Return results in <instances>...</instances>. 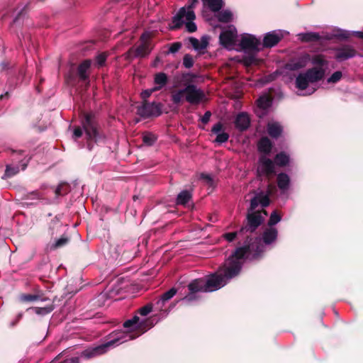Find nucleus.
Returning <instances> with one entry per match:
<instances>
[{"label": "nucleus", "mask_w": 363, "mask_h": 363, "mask_svg": "<svg viewBox=\"0 0 363 363\" xmlns=\"http://www.w3.org/2000/svg\"><path fill=\"white\" fill-rule=\"evenodd\" d=\"M155 323L150 319H140L138 315L123 323L124 330L114 333L106 342L94 347L88 348L81 353V357L91 359L106 353L110 348L118 346L129 340H134L152 328Z\"/></svg>", "instance_id": "nucleus-1"}, {"label": "nucleus", "mask_w": 363, "mask_h": 363, "mask_svg": "<svg viewBox=\"0 0 363 363\" xmlns=\"http://www.w3.org/2000/svg\"><path fill=\"white\" fill-rule=\"evenodd\" d=\"M278 231L275 228H266L261 237H250L237 247L234 252L240 258L244 264L246 260H254L260 258L264 252L272 248V245L277 239Z\"/></svg>", "instance_id": "nucleus-2"}, {"label": "nucleus", "mask_w": 363, "mask_h": 363, "mask_svg": "<svg viewBox=\"0 0 363 363\" xmlns=\"http://www.w3.org/2000/svg\"><path fill=\"white\" fill-rule=\"evenodd\" d=\"M242 265L240 258L233 252L217 272L211 274L205 279H197V280L202 282L203 292L216 291L238 276Z\"/></svg>", "instance_id": "nucleus-3"}, {"label": "nucleus", "mask_w": 363, "mask_h": 363, "mask_svg": "<svg viewBox=\"0 0 363 363\" xmlns=\"http://www.w3.org/2000/svg\"><path fill=\"white\" fill-rule=\"evenodd\" d=\"M324 78L321 68H309L299 73L296 77L295 85L298 95L310 96L318 89L317 83Z\"/></svg>", "instance_id": "nucleus-4"}, {"label": "nucleus", "mask_w": 363, "mask_h": 363, "mask_svg": "<svg viewBox=\"0 0 363 363\" xmlns=\"http://www.w3.org/2000/svg\"><path fill=\"white\" fill-rule=\"evenodd\" d=\"M198 2L199 0H189L186 6L179 9L172 18L174 28H179L184 24L189 33H194L196 30L197 26L194 22L196 18L194 9Z\"/></svg>", "instance_id": "nucleus-5"}, {"label": "nucleus", "mask_w": 363, "mask_h": 363, "mask_svg": "<svg viewBox=\"0 0 363 363\" xmlns=\"http://www.w3.org/2000/svg\"><path fill=\"white\" fill-rule=\"evenodd\" d=\"M265 216H267L265 211H256V209L250 211V208L247 214V221L239 230V234H245L246 240H247V235L253 237V233L264 222Z\"/></svg>", "instance_id": "nucleus-6"}, {"label": "nucleus", "mask_w": 363, "mask_h": 363, "mask_svg": "<svg viewBox=\"0 0 363 363\" xmlns=\"http://www.w3.org/2000/svg\"><path fill=\"white\" fill-rule=\"evenodd\" d=\"M150 33L145 32L140 36L141 43L136 48H131L125 53V58L128 60H131L136 57H144L147 56L151 50L152 46L150 40Z\"/></svg>", "instance_id": "nucleus-7"}, {"label": "nucleus", "mask_w": 363, "mask_h": 363, "mask_svg": "<svg viewBox=\"0 0 363 363\" xmlns=\"http://www.w3.org/2000/svg\"><path fill=\"white\" fill-rule=\"evenodd\" d=\"M237 29L233 26H228L222 30L219 36L220 45L226 49L231 50L234 49L237 38Z\"/></svg>", "instance_id": "nucleus-8"}, {"label": "nucleus", "mask_w": 363, "mask_h": 363, "mask_svg": "<svg viewBox=\"0 0 363 363\" xmlns=\"http://www.w3.org/2000/svg\"><path fill=\"white\" fill-rule=\"evenodd\" d=\"M161 113V104L159 103L144 101L137 107V114L143 118L158 116Z\"/></svg>", "instance_id": "nucleus-9"}, {"label": "nucleus", "mask_w": 363, "mask_h": 363, "mask_svg": "<svg viewBox=\"0 0 363 363\" xmlns=\"http://www.w3.org/2000/svg\"><path fill=\"white\" fill-rule=\"evenodd\" d=\"M334 51L335 58L337 62L346 61L356 56L363 57V55L358 54L353 46L347 44L335 48Z\"/></svg>", "instance_id": "nucleus-10"}, {"label": "nucleus", "mask_w": 363, "mask_h": 363, "mask_svg": "<svg viewBox=\"0 0 363 363\" xmlns=\"http://www.w3.org/2000/svg\"><path fill=\"white\" fill-rule=\"evenodd\" d=\"M288 34V31L280 29L269 31L264 35L262 47L266 48H273L276 46L286 35Z\"/></svg>", "instance_id": "nucleus-11"}, {"label": "nucleus", "mask_w": 363, "mask_h": 363, "mask_svg": "<svg viewBox=\"0 0 363 363\" xmlns=\"http://www.w3.org/2000/svg\"><path fill=\"white\" fill-rule=\"evenodd\" d=\"M83 130L85 132L86 138L89 141L97 142L99 135L94 118L90 114H86L82 123Z\"/></svg>", "instance_id": "nucleus-12"}, {"label": "nucleus", "mask_w": 363, "mask_h": 363, "mask_svg": "<svg viewBox=\"0 0 363 363\" xmlns=\"http://www.w3.org/2000/svg\"><path fill=\"white\" fill-rule=\"evenodd\" d=\"M240 45L245 51L259 52L262 49L260 39L252 34L242 35Z\"/></svg>", "instance_id": "nucleus-13"}, {"label": "nucleus", "mask_w": 363, "mask_h": 363, "mask_svg": "<svg viewBox=\"0 0 363 363\" xmlns=\"http://www.w3.org/2000/svg\"><path fill=\"white\" fill-rule=\"evenodd\" d=\"M202 282L197 279L191 281L188 285L189 293L182 299V301L186 304H191L200 299L199 292H203L202 289Z\"/></svg>", "instance_id": "nucleus-14"}, {"label": "nucleus", "mask_w": 363, "mask_h": 363, "mask_svg": "<svg viewBox=\"0 0 363 363\" xmlns=\"http://www.w3.org/2000/svg\"><path fill=\"white\" fill-rule=\"evenodd\" d=\"M185 99L191 104H199L205 95L203 91L198 89L194 84H189L184 88Z\"/></svg>", "instance_id": "nucleus-15"}, {"label": "nucleus", "mask_w": 363, "mask_h": 363, "mask_svg": "<svg viewBox=\"0 0 363 363\" xmlns=\"http://www.w3.org/2000/svg\"><path fill=\"white\" fill-rule=\"evenodd\" d=\"M259 176H269L275 172V164L271 159L262 155L259 158L257 169Z\"/></svg>", "instance_id": "nucleus-16"}, {"label": "nucleus", "mask_w": 363, "mask_h": 363, "mask_svg": "<svg viewBox=\"0 0 363 363\" xmlns=\"http://www.w3.org/2000/svg\"><path fill=\"white\" fill-rule=\"evenodd\" d=\"M177 294V289L172 288L169 291L164 293L155 304V308L159 311H164V315H167L170 309L164 308L165 303L169 301Z\"/></svg>", "instance_id": "nucleus-17"}, {"label": "nucleus", "mask_w": 363, "mask_h": 363, "mask_svg": "<svg viewBox=\"0 0 363 363\" xmlns=\"http://www.w3.org/2000/svg\"><path fill=\"white\" fill-rule=\"evenodd\" d=\"M212 133L216 135L214 140L216 143L223 144L227 142L229 139L228 133L223 131V125L220 122L216 123L211 130Z\"/></svg>", "instance_id": "nucleus-18"}, {"label": "nucleus", "mask_w": 363, "mask_h": 363, "mask_svg": "<svg viewBox=\"0 0 363 363\" xmlns=\"http://www.w3.org/2000/svg\"><path fill=\"white\" fill-rule=\"evenodd\" d=\"M269 204V199L267 195L262 193L256 194L250 201V211H254L259 205L263 208Z\"/></svg>", "instance_id": "nucleus-19"}, {"label": "nucleus", "mask_w": 363, "mask_h": 363, "mask_svg": "<svg viewBox=\"0 0 363 363\" xmlns=\"http://www.w3.org/2000/svg\"><path fill=\"white\" fill-rule=\"evenodd\" d=\"M310 62L313 65L312 68H321L325 75L326 70L329 65V62L323 55H315L311 57Z\"/></svg>", "instance_id": "nucleus-20"}, {"label": "nucleus", "mask_w": 363, "mask_h": 363, "mask_svg": "<svg viewBox=\"0 0 363 363\" xmlns=\"http://www.w3.org/2000/svg\"><path fill=\"white\" fill-rule=\"evenodd\" d=\"M250 124V120L248 115L245 113H240L237 115L235 120V128L240 131L247 130Z\"/></svg>", "instance_id": "nucleus-21"}, {"label": "nucleus", "mask_w": 363, "mask_h": 363, "mask_svg": "<svg viewBox=\"0 0 363 363\" xmlns=\"http://www.w3.org/2000/svg\"><path fill=\"white\" fill-rule=\"evenodd\" d=\"M311 56L308 54L301 55L298 58L291 61L289 65V67L292 70H296L305 67L310 62Z\"/></svg>", "instance_id": "nucleus-22"}, {"label": "nucleus", "mask_w": 363, "mask_h": 363, "mask_svg": "<svg viewBox=\"0 0 363 363\" xmlns=\"http://www.w3.org/2000/svg\"><path fill=\"white\" fill-rule=\"evenodd\" d=\"M208 39L207 36H203L201 40L191 37L189 38V41L195 50L201 51L207 48L208 44Z\"/></svg>", "instance_id": "nucleus-23"}, {"label": "nucleus", "mask_w": 363, "mask_h": 363, "mask_svg": "<svg viewBox=\"0 0 363 363\" xmlns=\"http://www.w3.org/2000/svg\"><path fill=\"white\" fill-rule=\"evenodd\" d=\"M91 65V60H85L78 67L77 73L79 79L82 81H86L89 79L87 72L89 69Z\"/></svg>", "instance_id": "nucleus-24"}, {"label": "nucleus", "mask_w": 363, "mask_h": 363, "mask_svg": "<svg viewBox=\"0 0 363 363\" xmlns=\"http://www.w3.org/2000/svg\"><path fill=\"white\" fill-rule=\"evenodd\" d=\"M277 186L282 192H285L289 189L290 178L287 174L279 173L277 175Z\"/></svg>", "instance_id": "nucleus-25"}, {"label": "nucleus", "mask_w": 363, "mask_h": 363, "mask_svg": "<svg viewBox=\"0 0 363 363\" xmlns=\"http://www.w3.org/2000/svg\"><path fill=\"white\" fill-rule=\"evenodd\" d=\"M299 40L303 43L315 42L321 39L318 33L316 32H306L300 33L297 35Z\"/></svg>", "instance_id": "nucleus-26"}, {"label": "nucleus", "mask_w": 363, "mask_h": 363, "mask_svg": "<svg viewBox=\"0 0 363 363\" xmlns=\"http://www.w3.org/2000/svg\"><path fill=\"white\" fill-rule=\"evenodd\" d=\"M268 134L273 138H279L282 133V128L279 123L272 122L267 125Z\"/></svg>", "instance_id": "nucleus-27"}, {"label": "nucleus", "mask_w": 363, "mask_h": 363, "mask_svg": "<svg viewBox=\"0 0 363 363\" xmlns=\"http://www.w3.org/2000/svg\"><path fill=\"white\" fill-rule=\"evenodd\" d=\"M257 106L261 109V113H258L259 116L261 117L265 114L267 110L271 106L272 101L267 96H262L257 99Z\"/></svg>", "instance_id": "nucleus-28"}, {"label": "nucleus", "mask_w": 363, "mask_h": 363, "mask_svg": "<svg viewBox=\"0 0 363 363\" xmlns=\"http://www.w3.org/2000/svg\"><path fill=\"white\" fill-rule=\"evenodd\" d=\"M258 150L264 154H269L272 147L270 140L266 137L262 138L257 145Z\"/></svg>", "instance_id": "nucleus-29"}, {"label": "nucleus", "mask_w": 363, "mask_h": 363, "mask_svg": "<svg viewBox=\"0 0 363 363\" xmlns=\"http://www.w3.org/2000/svg\"><path fill=\"white\" fill-rule=\"evenodd\" d=\"M154 82L156 84L155 86L157 90L162 89L167 83V76L164 72H159L155 75Z\"/></svg>", "instance_id": "nucleus-30"}, {"label": "nucleus", "mask_w": 363, "mask_h": 363, "mask_svg": "<svg viewBox=\"0 0 363 363\" xmlns=\"http://www.w3.org/2000/svg\"><path fill=\"white\" fill-rule=\"evenodd\" d=\"M203 4L207 6L212 11H218L223 6V0H202Z\"/></svg>", "instance_id": "nucleus-31"}, {"label": "nucleus", "mask_w": 363, "mask_h": 363, "mask_svg": "<svg viewBox=\"0 0 363 363\" xmlns=\"http://www.w3.org/2000/svg\"><path fill=\"white\" fill-rule=\"evenodd\" d=\"M289 162V156L284 152H281L274 157V163L279 167H285Z\"/></svg>", "instance_id": "nucleus-32"}, {"label": "nucleus", "mask_w": 363, "mask_h": 363, "mask_svg": "<svg viewBox=\"0 0 363 363\" xmlns=\"http://www.w3.org/2000/svg\"><path fill=\"white\" fill-rule=\"evenodd\" d=\"M233 18V14L232 11L229 9L223 10L217 14V18L218 21L222 23H229L232 21Z\"/></svg>", "instance_id": "nucleus-33"}, {"label": "nucleus", "mask_w": 363, "mask_h": 363, "mask_svg": "<svg viewBox=\"0 0 363 363\" xmlns=\"http://www.w3.org/2000/svg\"><path fill=\"white\" fill-rule=\"evenodd\" d=\"M191 198V194L188 190L182 191L177 196L176 203L178 205H185Z\"/></svg>", "instance_id": "nucleus-34"}, {"label": "nucleus", "mask_w": 363, "mask_h": 363, "mask_svg": "<svg viewBox=\"0 0 363 363\" xmlns=\"http://www.w3.org/2000/svg\"><path fill=\"white\" fill-rule=\"evenodd\" d=\"M18 172H19V167L18 165L7 164L6 166V169H5L4 174L1 177V179H6L9 178H11L13 176H15L16 174H18Z\"/></svg>", "instance_id": "nucleus-35"}, {"label": "nucleus", "mask_w": 363, "mask_h": 363, "mask_svg": "<svg viewBox=\"0 0 363 363\" xmlns=\"http://www.w3.org/2000/svg\"><path fill=\"white\" fill-rule=\"evenodd\" d=\"M184 94V89L173 92L171 96L172 102L177 105L179 104L183 100Z\"/></svg>", "instance_id": "nucleus-36"}, {"label": "nucleus", "mask_w": 363, "mask_h": 363, "mask_svg": "<svg viewBox=\"0 0 363 363\" xmlns=\"http://www.w3.org/2000/svg\"><path fill=\"white\" fill-rule=\"evenodd\" d=\"M342 77V73L341 71H336L333 73L328 79V84H336L341 80Z\"/></svg>", "instance_id": "nucleus-37"}, {"label": "nucleus", "mask_w": 363, "mask_h": 363, "mask_svg": "<svg viewBox=\"0 0 363 363\" xmlns=\"http://www.w3.org/2000/svg\"><path fill=\"white\" fill-rule=\"evenodd\" d=\"M156 140L157 138L155 137V135L150 133H145L143 136V141L147 146L152 145L156 141Z\"/></svg>", "instance_id": "nucleus-38"}, {"label": "nucleus", "mask_w": 363, "mask_h": 363, "mask_svg": "<svg viewBox=\"0 0 363 363\" xmlns=\"http://www.w3.org/2000/svg\"><path fill=\"white\" fill-rule=\"evenodd\" d=\"M281 216L278 215L276 211H273L270 215L268 221V225L269 226V228H274L273 226L277 224L281 220Z\"/></svg>", "instance_id": "nucleus-39"}, {"label": "nucleus", "mask_w": 363, "mask_h": 363, "mask_svg": "<svg viewBox=\"0 0 363 363\" xmlns=\"http://www.w3.org/2000/svg\"><path fill=\"white\" fill-rule=\"evenodd\" d=\"M200 179H201L206 184L209 186H214V180L212 176L209 174L201 173L199 176Z\"/></svg>", "instance_id": "nucleus-40"}, {"label": "nucleus", "mask_w": 363, "mask_h": 363, "mask_svg": "<svg viewBox=\"0 0 363 363\" xmlns=\"http://www.w3.org/2000/svg\"><path fill=\"white\" fill-rule=\"evenodd\" d=\"M194 61L192 56L189 54L184 55L183 57V65L184 67L189 69L194 65Z\"/></svg>", "instance_id": "nucleus-41"}, {"label": "nucleus", "mask_w": 363, "mask_h": 363, "mask_svg": "<svg viewBox=\"0 0 363 363\" xmlns=\"http://www.w3.org/2000/svg\"><path fill=\"white\" fill-rule=\"evenodd\" d=\"M122 246L120 245H115L111 247V255L113 259H117L121 254Z\"/></svg>", "instance_id": "nucleus-42"}, {"label": "nucleus", "mask_w": 363, "mask_h": 363, "mask_svg": "<svg viewBox=\"0 0 363 363\" xmlns=\"http://www.w3.org/2000/svg\"><path fill=\"white\" fill-rule=\"evenodd\" d=\"M334 35L340 39H347L350 37L351 33L348 30L338 29L335 31Z\"/></svg>", "instance_id": "nucleus-43"}, {"label": "nucleus", "mask_w": 363, "mask_h": 363, "mask_svg": "<svg viewBox=\"0 0 363 363\" xmlns=\"http://www.w3.org/2000/svg\"><path fill=\"white\" fill-rule=\"evenodd\" d=\"M237 236L246 238L245 234H239V231L238 232H233V233H227L223 235V238L228 242L233 241Z\"/></svg>", "instance_id": "nucleus-44"}, {"label": "nucleus", "mask_w": 363, "mask_h": 363, "mask_svg": "<svg viewBox=\"0 0 363 363\" xmlns=\"http://www.w3.org/2000/svg\"><path fill=\"white\" fill-rule=\"evenodd\" d=\"M35 313L38 315H46L50 313L52 311V306H47V307H36L33 308Z\"/></svg>", "instance_id": "nucleus-45"}, {"label": "nucleus", "mask_w": 363, "mask_h": 363, "mask_svg": "<svg viewBox=\"0 0 363 363\" xmlns=\"http://www.w3.org/2000/svg\"><path fill=\"white\" fill-rule=\"evenodd\" d=\"M68 241L69 240L67 238L62 237L55 242V243L52 245L51 248L55 249L61 247L65 245L68 242Z\"/></svg>", "instance_id": "nucleus-46"}, {"label": "nucleus", "mask_w": 363, "mask_h": 363, "mask_svg": "<svg viewBox=\"0 0 363 363\" xmlns=\"http://www.w3.org/2000/svg\"><path fill=\"white\" fill-rule=\"evenodd\" d=\"M106 60V55L105 53H100L96 57V65L99 67H101L104 65Z\"/></svg>", "instance_id": "nucleus-47"}, {"label": "nucleus", "mask_w": 363, "mask_h": 363, "mask_svg": "<svg viewBox=\"0 0 363 363\" xmlns=\"http://www.w3.org/2000/svg\"><path fill=\"white\" fill-rule=\"evenodd\" d=\"M181 48H182L181 43H179V42L174 43L170 45L169 50L167 52V54L177 53L180 50Z\"/></svg>", "instance_id": "nucleus-48"}, {"label": "nucleus", "mask_w": 363, "mask_h": 363, "mask_svg": "<svg viewBox=\"0 0 363 363\" xmlns=\"http://www.w3.org/2000/svg\"><path fill=\"white\" fill-rule=\"evenodd\" d=\"M155 91H157V88L154 87L150 89L144 90L140 94L141 98L144 100V101H146V99L149 98L150 95Z\"/></svg>", "instance_id": "nucleus-49"}, {"label": "nucleus", "mask_w": 363, "mask_h": 363, "mask_svg": "<svg viewBox=\"0 0 363 363\" xmlns=\"http://www.w3.org/2000/svg\"><path fill=\"white\" fill-rule=\"evenodd\" d=\"M152 311L151 305H146L142 308H140L138 311V313L142 316H146L148 315Z\"/></svg>", "instance_id": "nucleus-50"}, {"label": "nucleus", "mask_w": 363, "mask_h": 363, "mask_svg": "<svg viewBox=\"0 0 363 363\" xmlns=\"http://www.w3.org/2000/svg\"><path fill=\"white\" fill-rule=\"evenodd\" d=\"M39 296L36 295H23L21 297V299L23 301H34L38 300Z\"/></svg>", "instance_id": "nucleus-51"}, {"label": "nucleus", "mask_w": 363, "mask_h": 363, "mask_svg": "<svg viewBox=\"0 0 363 363\" xmlns=\"http://www.w3.org/2000/svg\"><path fill=\"white\" fill-rule=\"evenodd\" d=\"M42 197H43V196L38 191H34L29 192V193H28V194L26 196V198L28 199H41Z\"/></svg>", "instance_id": "nucleus-52"}, {"label": "nucleus", "mask_w": 363, "mask_h": 363, "mask_svg": "<svg viewBox=\"0 0 363 363\" xmlns=\"http://www.w3.org/2000/svg\"><path fill=\"white\" fill-rule=\"evenodd\" d=\"M59 363H80V360L79 357H72L67 358Z\"/></svg>", "instance_id": "nucleus-53"}, {"label": "nucleus", "mask_w": 363, "mask_h": 363, "mask_svg": "<svg viewBox=\"0 0 363 363\" xmlns=\"http://www.w3.org/2000/svg\"><path fill=\"white\" fill-rule=\"evenodd\" d=\"M82 133H83L82 129L80 127H77L74 130L72 137L74 140H77L82 135Z\"/></svg>", "instance_id": "nucleus-54"}, {"label": "nucleus", "mask_w": 363, "mask_h": 363, "mask_svg": "<svg viewBox=\"0 0 363 363\" xmlns=\"http://www.w3.org/2000/svg\"><path fill=\"white\" fill-rule=\"evenodd\" d=\"M211 116V113L208 111L201 117V121L203 123L206 124L209 121Z\"/></svg>", "instance_id": "nucleus-55"}, {"label": "nucleus", "mask_w": 363, "mask_h": 363, "mask_svg": "<svg viewBox=\"0 0 363 363\" xmlns=\"http://www.w3.org/2000/svg\"><path fill=\"white\" fill-rule=\"evenodd\" d=\"M63 188L64 186L62 185H60L57 189H55L54 192L57 196H60L65 193Z\"/></svg>", "instance_id": "nucleus-56"}, {"label": "nucleus", "mask_w": 363, "mask_h": 363, "mask_svg": "<svg viewBox=\"0 0 363 363\" xmlns=\"http://www.w3.org/2000/svg\"><path fill=\"white\" fill-rule=\"evenodd\" d=\"M351 35H356L357 37L363 39V31H350Z\"/></svg>", "instance_id": "nucleus-57"}, {"label": "nucleus", "mask_w": 363, "mask_h": 363, "mask_svg": "<svg viewBox=\"0 0 363 363\" xmlns=\"http://www.w3.org/2000/svg\"><path fill=\"white\" fill-rule=\"evenodd\" d=\"M30 159V157H28V158H27V159H26V158H25L24 160H23L21 161V166H22V169H23H23H25L26 168L27 164H28V162H29Z\"/></svg>", "instance_id": "nucleus-58"}, {"label": "nucleus", "mask_w": 363, "mask_h": 363, "mask_svg": "<svg viewBox=\"0 0 363 363\" xmlns=\"http://www.w3.org/2000/svg\"><path fill=\"white\" fill-rule=\"evenodd\" d=\"M53 225H56L57 227L60 225V221L58 220V218L57 217H56V221L53 222Z\"/></svg>", "instance_id": "nucleus-59"}, {"label": "nucleus", "mask_w": 363, "mask_h": 363, "mask_svg": "<svg viewBox=\"0 0 363 363\" xmlns=\"http://www.w3.org/2000/svg\"><path fill=\"white\" fill-rule=\"evenodd\" d=\"M1 66H2L3 69H5L6 67V64L4 62V63L1 64Z\"/></svg>", "instance_id": "nucleus-60"}, {"label": "nucleus", "mask_w": 363, "mask_h": 363, "mask_svg": "<svg viewBox=\"0 0 363 363\" xmlns=\"http://www.w3.org/2000/svg\"><path fill=\"white\" fill-rule=\"evenodd\" d=\"M21 316H22V314H21V313H19V314L18 315V319H20V318H21Z\"/></svg>", "instance_id": "nucleus-61"}, {"label": "nucleus", "mask_w": 363, "mask_h": 363, "mask_svg": "<svg viewBox=\"0 0 363 363\" xmlns=\"http://www.w3.org/2000/svg\"><path fill=\"white\" fill-rule=\"evenodd\" d=\"M255 60V58L253 57H250V62H252V61Z\"/></svg>", "instance_id": "nucleus-62"}, {"label": "nucleus", "mask_w": 363, "mask_h": 363, "mask_svg": "<svg viewBox=\"0 0 363 363\" xmlns=\"http://www.w3.org/2000/svg\"><path fill=\"white\" fill-rule=\"evenodd\" d=\"M16 325V322H12V323H11V325H12V326H13V325Z\"/></svg>", "instance_id": "nucleus-63"}, {"label": "nucleus", "mask_w": 363, "mask_h": 363, "mask_svg": "<svg viewBox=\"0 0 363 363\" xmlns=\"http://www.w3.org/2000/svg\"><path fill=\"white\" fill-rule=\"evenodd\" d=\"M18 152L19 154H22V153L23 152V151L20 150V151H18Z\"/></svg>", "instance_id": "nucleus-64"}]
</instances>
